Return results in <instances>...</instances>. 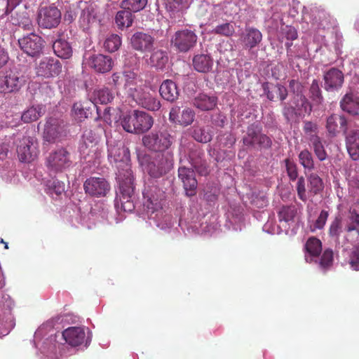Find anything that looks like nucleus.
Wrapping results in <instances>:
<instances>
[{"instance_id": "nucleus-1", "label": "nucleus", "mask_w": 359, "mask_h": 359, "mask_svg": "<svg viewBox=\"0 0 359 359\" xmlns=\"http://www.w3.org/2000/svg\"><path fill=\"white\" fill-rule=\"evenodd\" d=\"M138 160L143 170L149 175L142 189L144 217L147 219L151 226H155L168 232L175 227L177 220L163 210L165 191L156 186V179L163 177L172 169L173 154L168 151L165 154H158L152 158L138 155Z\"/></svg>"}, {"instance_id": "nucleus-2", "label": "nucleus", "mask_w": 359, "mask_h": 359, "mask_svg": "<svg viewBox=\"0 0 359 359\" xmlns=\"http://www.w3.org/2000/svg\"><path fill=\"white\" fill-rule=\"evenodd\" d=\"M108 158L111 163H122L126 164V169L118 170V192L114 201V207L118 214L116 222H120L126 217L123 212H131L136 205L134 203V177L133 172L128 165L130 160V152L122 142L113 140H107Z\"/></svg>"}, {"instance_id": "nucleus-3", "label": "nucleus", "mask_w": 359, "mask_h": 359, "mask_svg": "<svg viewBox=\"0 0 359 359\" xmlns=\"http://www.w3.org/2000/svg\"><path fill=\"white\" fill-rule=\"evenodd\" d=\"M329 234L338 245L353 244L359 237V213L350 209L344 218L336 217L330 226Z\"/></svg>"}, {"instance_id": "nucleus-4", "label": "nucleus", "mask_w": 359, "mask_h": 359, "mask_svg": "<svg viewBox=\"0 0 359 359\" xmlns=\"http://www.w3.org/2000/svg\"><path fill=\"white\" fill-rule=\"evenodd\" d=\"M60 318H53L42 324L35 332L34 344L40 353L48 356L55 354L60 344L57 341V335L54 330L55 323Z\"/></svg>"}, {"instance_id": "nucleus-5", "label": "nucleus", "mask_w": 359, "mask_h": 359, "mask_svg": "<svg viewBox=\"0 0 359 359\" xmlns=\"http://www.w3.org/2000/svg\"><path fill=\"white\" fill-rule=\"evenodd\" d=\"M330 23L326 18V14L324 12H319L318 16L313 19L311 25V29L313 31V43L310 44L308 48L309 55V52L313 50L314 53H318L319 51L323 50L325 52L323 47L329 52H334L338 56L341 54L340 45L337 43L334 46V50L332 47L329 46L327 43L325 36L329 33Z\"/></svg>"}, {"instance_id": "nucleus-6", "label": "nucleus", "mask_w": 359, "mask_h": 359, "mask_svg": "<svg viewBox=\"0 0 359 359\" xmlns=\"http://www.w3.org/2000/svg\"><path fill=\"white\" fill-rule=\"evenodd\" d=\"M304 259L307 263L313 264L322 271L327 270L333 262V251L325 249L322 255V243L316 237H310L304 248Z\"/></svg>"}, {"instance_id": "nucleus-7", "label": "nucleus", "mask_w": 359, "mask_h": 359, "mask_svg": "<svg viewBox=\"0 0 359 359\" xmlns=\"http://www.w3.org/2000/svg\"><path fill=\"white\" fill-rule=\"evenodd\" d=\"M123 129L129 133L142 134L151 129L154 124L151 116L145 111L133 110L123 114L120 118Z\"/></svg>"}, {"instance_id": "nucleus-8", "label": "nucleus", "mask_w": 359, "mask_h": 359, "mask_svg": "<svg viewBox=\"0 0 359 359\" xmlns=\"http://www.w3.org/2000/svg\"><path fill=\"white\" fill-rule=\"evenodd\" d=\"M45 166L50 175L67 171L73 167L70 151L65 147L51 151L45 158Z\"/></svg>"}, {"instance_id": "nucleus-9", "label": "nucleus", "mask_w": 359, "mask_h": 359, "mask_svg": "<svg viewBox=\"0 0 359 359\" xmlns=\"http://www.w3.org/2000/svg\"><path fill=\"white\" fill-rule=\"evenodd\" d=\"M13 145L16 146L18 156L21 162L29 163L37 157L38 143L34 137L18 132L13 135Z\"/></svg>"}, {"instance_id": "nucleus-10", "label": "nucleus", "mask_w": 359, "mask_h": 359, "mask_svg": "<svg viewBox=\"0 0 359 359\" xmlns=\"http://www.w3.org/2000/svg\"><path fill=\"white\" fill-rule=\"evenodd\" d=\"M175 137L166 129L153 130L142 137L143 145L150 151L165 154L175 142Z\"/></svg>"}, {"instance_id": "nucleus-11", "label": "nucleus", "mask_w": 359, "mask_h": 359, "mask_svg": "<svg viewBox=\"0 0 359 359\" xmlns=\"http://www.w3.org/2000/svg\"><path fill=\"white\" fill-rule=\"evenodd\" d=\"M79 151L81 158L87 163H95L101 157V149L97 137L92 130H86L80 140Z\"/></svg>"}, {"instance_id": "nucleus-12", "label": "nucleus", "mask_w": 359, "mask_h": 359, "mask_svg": "<svg viewBox=\"0 0 359 359\" xmlns=\"http://www.w3.org/2000/svg\"><path fill=\"white\" fill-rule=\"evenodd\" d=\"M198 36L190 29H182L177 31L171 38V44L181 53H187L196 44Z\"/></svg>"}, {"instance_id": "nucleus-13", "label": "nucleus", "mask_w": 359, "mask_h": 359, "mask_svg": "<svg viewBox=\"0 0 359 359\" xmlns=\"http://www.w3.org/2000/svg\"><path fill=\"white\" fill-rule=\"evenodd\" d=\"M243 145L248 148H269L271 146V140L266 135L261 133L258 126L252 124L247 128L246 135L243 137Z\"/></svg>"}, {"instance_id": "nucleus-14", "label": "nucleus", "mask_w": 359, "mask_h": 359, "mask_svg": "<svg viewBox=\"0 0 359 359\" xmlns=\"http://www.w3.org/2000/svg\"><path fill=\"white\" fill-rule=\"evenodd\" d=\"M25 82V78L20 72L10 70L4 77L0 78V93H17L24 86Z\"/></svg>"}, {"instance_id": "nucleus-15", "label": "nucleus", "mask_w": 359, "mask_h": 359, "mask_svg": "<svg viewBox=\"0 0 359 359\" xmlns=\"http://www.w3.org/2000/svg\"><path fill=\"white\" fill-rule=\"evenodd\" d=\"M21 50L27 55L38 57L42 53L43 40L39 35L30 33L18 39Z\"/></svg>"}, {"instance_id": "nucleus-16", "label": "nucleus", "mask_w": 359, "mask_h": 359, "mask_svg": "<svg viewBox=\"0 0 359 359\" xmlns=\"http://www.w3.org/2000/svg\"><path fill=\"white\" fill-rule=\"evenodd\" d=\"M297 209L295 206H283L278 212V222L285 234H294L297 226Z\"/></svg>"}, {"instance_id": "nucleus-17", "label": "nucleus", "mask_w": 359, "mask_h": 359, "mask_svg": "<svg viewBox=\"0 0 359 359\" xmlns=\"http://www.w3.org/2000/svg\"><path fill=\"white\" fill-rule=\"evenodd\" d=\"M59 336L72 346H78L85 342L86 348L91 341V337H86L85 329L82 327H69Z\"/></svg>"}, {"instance_id": "nucleus-18", "label": "nucleus", "mask_w": 359, "mask_h": 359, "mask_svg": "<svg viewBox=\"0 0 359 359\" xmlns=\"http://www.w3.org/2000/svg\"><path fill=\"white\" fill-rule=\"evenodd\" d=\"M61 20L60 11L55 6L44 7L39 10L37 22L41 27L51 29L57 27Z\"/></svg>"}, {"instance_id": "nucleus-19", "label": "nucleus", "mask_w": 359, "mask_h": 359, "mask_svg": "<svg viewBox=\"0 0 359 359\" xmlns=\"http://www.w3.org/2000/svg\"><path fill=\"white\" fill-rule=\"evenodd\" d=\"M85 192L93 197H104L110 190L109 182L103 177H91L83 184Z\"/></svg>"}, {"instance_id": "nucleus-20", "label": "nucleus", "mask_w": 359, "mask_h": 359, "mask_svg": "<svg viewBox=\"0 0 359 359\" xmlns=\"http://www.w3.org/2000/svg\"><path fill=\"white\" fill-rule=\"evenodd\" d=\"M130 98L137 105L149 111H158L161 106L160 100L155 95L145 90L143 87H141Z\"/></svg>"}, {"instance_id": "nucleus-21", "label": "nucleus", "mask_w": 359, "mask_h": 359, "mask_svg": "<svg viewBox=\"0 0 359 359\" xmlns=\"http://www.w3.org/2000/svg\"><path fill=\"white\" fill-rule=\"evenodd\" d=\"M65 135V124L62 121L50 118L47 121L43 131V139L49 143H55L60 141Z\"/></svg>"}, {"instance_id": "nucleus-22", "label": "nucleus", "mask_w": 359, "mask_h": 359, "mask_svg": "<svg viewBox=\"0 0 359 359\" xmlns=\"http://www.w3.org/2000/svg\"><path fill=\"white\" fill-rule=\"evenodd\" d=\"M155 39L149 33L137 32L130 38L132 48L141 53H147L153 50Z\"/></svg>"}, {"instance_id": "nucleus-23", "label": "nucleus", "mask_w": 359, "mask_h": 359, "mask_svg": "<svg viewBox=\"0 0 359 359\" xmlns=\"http://www.w3.org/2000/svg\"><path fill=\"white\" fill-rule=\"evenodd\" d=\"M62 69L60 62L53 57L43 58L36 67V74L45 78L57 76Z\"/></svg>"}, {"instance_id": "nucleus-24", "label": "nucleus", "mask_w": 359, "mask_h": 359, "mask_svg": "<svg viewBox=\"0 0 359 359\" xmlns=\"http://www.w3.org/2000/svg\"><path fill=\"white\" fill-rule=\"evenodd\" d=\"M84 62L95 72L102 74L109 72L114 65L113 60L110 56L102 54L93 55L88 57H87V55H85Z\"/></svg>"}, {"instance_id": "nucleus-25", "label": "nucleus", "mask_w": 359, "mask_h": 359, "mask_svg": "<svg viewBox=\"0 0 359 359\" xmlns=\"http://www.w3.org/2000/svg\"><path fill=\"white\" fill-rule=\"evenodd\" d=\"M323 88L327 91H336L342 87L344 81V73L337 68L332 67L323 74Z\"/></svg>"}, {"instance_id": "nucleus-26", "label": "nucleus", "mask_w": 359, "mask_h": 359, "mask_svg": "<svg viewBox=\"0 0 359 359\" xmlns=\"http://www.w3.org/2000/svg\"><path fill=\"white\" fill-rule=\"evenodd\" d=\"M188 156L190 164L201 175H206L208 173L205 154L198 146H192L189 149Z\"/></svg>"}, {"instance_id": "nucleus-27", "label": "nucleus", "mask_w": 359, "mask_h": 359, "mask_svg": "<svg viewBox=\"0 0 359 359\" xmlns=\"http://www.w3.org/2000/svg\"><path fill=\"white\" fill-rule=\"evenodd\" d=\"M195 118V112L190 108H186L180 111V107L175 106L171 108L169 113V120L174 123L183 126L191 125Z\"/></svg>"}, {"instance_id": "nucleus-28", "label": "nucleus", "mask_w": 359, "mask_h": 359, "mask_svg": "<svg viewBox=\"0 0 359 359\" xmlns=\"http://www.w3.org/2000/svg\"><path fill=\"white\" fill-rule=\"evenodd\" d=\"M81 13L79 17V25L83 30L89 29L90 25L95 22L97 18L96 6L93 4L80 2Z\"/></svg>"}, {"instance_id": "nucleus-29", "label": "nucleus", "mask_w": 359, "mask_h": 359, "mask_svg": "<svg viewBox=\"0 0 359 359\" xmlns=\"http://www.w3.org/2000/svg\"><path fill=\"white\" fill-rule=\"evenodd\" d=\"M325 128L330 137H336L339 133L340 129L346 133L347 120L344 116L331 114L326 119Z\"/></svg>"}, {"instance_id": "nucleus-30", "label": "nucleus", "mask_w": 359, "mask_h": 359, "mask_svg": "<svg viewBox=\"0 0 359 359\" xmlns=\"http://www.w3.org/2000/svg\"><path fill=\"white\" fill-rule=\"evenodd\" d=\"M224 7V4L216 5L202 4L198 8V14L207 19L209 23H212L217 21L225 13Z\"/></svg>"}, {"instance_id": "nucleus-31", "label": "nucleus", "mask_w": 359, "mask_h": 359, "mask_svg": "<svg viewBox=\"0 0 359 359\" xmlns=\"http://www.w3.org/2000/svg\"><path fill=\"white\" fill-rule=\"evenodd\" d=\"M191 0H167L165 7L174 21L181 22L184 12L188 9Z\"/></svg>"}, {"instance_id": "nucleus-32", "label": "nucleus", "mask_w": 359, "mask_h": 359, "mask_svg": "<svg viewBox=\"0 0 359 359\" xmlns=\"http://www.w3.org/2000/svg\"><path fill=\"white\" fill-rule=\"evenodd\" d=\"M341 109L359 119V96L351 89L340 101Z\"/></svg>"}, {"instance_id": "nucleus-33", "label": "nucleus", "mask_w": 359, "mask_h": 359, "mask_svg": "<svg viewBox=\"0 0 359 359\" xmlns=\"http://www.w3.org/2000/svg\"><path fill=\"white\" fill-rule=\"evenodd\" d=\"M178 177L182 180L187 196H193L197 187V181L194 170L184 166L178 169Z\"/></svg>"}, {"instance_id": "nucleus-34", "label": "nucleus", "mask_w": 359, "mask_h": 359, "mask_svg": "<svg viewBox=\"0 0 359 359\" xmlns=\"http://www.w3.org/2000/svg\"><path fill=\"white\" fill-rule=\"evenodd\" d=\"M65 213L67 220L72 226H76L78 224H81L88 228L91 227L86 219L89 217V214L86 215L85 212H82L80 207L74 204L70 205L65 210Z\"/></svg>"}, {"instance_id": "nucleus-35", "label": "nucleus", "mask_w": 359, "mask_h": 359, "mask_svg": "<svg viewBox=\"0 0 359 359\" xmlns=\"http://www.w3.org/2000/svg\"><path fill=\"white\" fill-rule=\"evenodd\" d=\"M225 226L229 230L241 231L245 226V219L242 210L239 208H231L226 214Z\"/></svg>"}, {"instance_id": "nucleus-36", "label": "nucleus", "mask_w": 359, "mask_h": 359, "mask_svg": "<svg viewBox=\"0 0 359 359\" xmlns=\"http://www.w3.org/2000/svg\"><path fill=\"white\" fill-rule=\"evenodd\" d=\"M193 104L201 111L212 110L217 105V97L213 94L198 93L192 100Z\"/></svg>"}, {"instance_id": "nucleus-37", "label": "nucleus", "mask_w": 359, "mask_h": 359, "mask_svg": "<svg viewBox=\"0 0 359 359\" xmlns=\"http://www.w3.org/2000/svg\"><path fill=\"white\" fill-rule=\"evenodd\" d=\"M346 147L351 159L359 160V130H351L346 133Z\"/></svg>"}, {"instance_id": "nucleus-38", "label": "nucleus", "mask_w": 359, "mask_h": 359, "mask_svg": "<svg viewBox=\"0 0 359 359\" xmlns=\"http://www.w3.org/2000/svg\"><path fill=\"white\" fill-rule=\"evenodd\" d=\"M262 39L261 32L253 27H246L241 35V41L244 47L248 49H252L256 47Z\"/></svg>"}, {"instance_id": "nucleus-39", "label": "nucleus", "mask_w": 359, "mask_h": 359, "mask_svg": "<svg viewBox=\"0 0 359 359\" xmlns=\"http://www.w3.org/2000/svg\"><path fill=\"white\" fill-rule=\"evenodd\" d=\"M159 93L165 100L170 102L177 100L180 95L177 84L170 79H166L162 82L160 86Z\"/></svg>"}, {"instance_id": "nucleus-40", "label": "nucleus", "mask_w": 359, "mask_h": 359, "mask_svg": "<svg viewBox=\"0 0 359 359\" xmlns=\"http://www.w3.org/2000/svg\"><path fill=\"white\" fill-rule=\"evenodd\" d=\"M123 81L124 82V89L128 97H130L142 86L138 84L137 73L130 70H126L123 72Z\"/></svg>"}, {"instance_id": "nucleus-41", "label": "nucleus", "mask_w": 359, "mask_h": 359, "mask_svg": "<svg viewBox=\"0 0 359 359\" xmlns=\"http://www.w3.org/2000/svg\"><path fill=\"white\" fill-rule=\"evenodd\" d=\"M193 66L196 71L201 73H207L211 71L213 66V60L208 54H198L192 60Z\"/></svg>"}, {"instance_id": "nucleus-42", "label": "nucleus", "mask_w": 359, "mask_h": 359, "mask_svg": "<svg viewBox=\"0 0 359 359\" xmlns=\"http://www.w3.org/2000/svg\"><path fill=\"white\" fill-rule=\"evenodd\" d=\"M114 95L115 92L114 90L108 87H102L95 89L90 99L95 106L97 103L107 104L114 100Z\"/></svg>"}, {"instance_id": "nucleus-43", "label": "nucleus", "mask_w": 359, "mask_h": 359, "mask_svg": "<svg viewBox=\"0 0 359 359\" xmlns=\"http://www.w3.org/2000/svg\"><path fill=\"white\" fill-rule=\"evenodd\" d=\"M54 53L62 59H68L72 55V48L69 43L65 39L59 38L53 43Z\"/></svg>"}, {"instance_id": "nucleus-44", "label": "nucleus", "mask_w": 359, "mask_h": 359, "mask_svg": "<svg viewBox=\"0 0 359 359\" xmlns=\"http://www.w3.org/2000/svg\"><path fill=\"white\" fill-rule=\"evenodd\" d=\"M193 138L201 143H207L212 139V131L208 126H194L192 128Z\"/></svg>"}, {"instance_id": "nucleus-45", "label": "nucleus", "mask_w": 359, "mask_h": 359, "mask_svg": "<svg viewBox=\"0 0 359 359\" xmlns=\"http://www.w3.org/2000/svg\"><path fill=\"white\" fill-rule=\"evenodd\" d=\"M89 103L77 102L74 103L72 109V116L74 118L79 121L82 122L87 118L90 114Z\"/></svg>"}, {"instance_id": "nucleus-46", "label": "nucleus", "mask_w": 359, "mask_h": 359, "mask_svg": "<svg viewBox=\"0 0 359 359\" xmlns=\"http://www.w3.org/2000/svg\"><path fill=\"white\" fill-rule=\"evenodd\" d=\"M46 191L53 198H57L65 193V184L57 179L49 180L46 182Z\"/></svg>"}, {"instance_id": "nucleus-47", "label": "nucleus", "mask_w": 359, "mask_h": 359, "mask_svg": "<svg viewBox=\"0 0 359 359\" xmlns=\"http://www.w3.org/2000/svg\"><path fill=\"white\" fill-rule=\"evenodd\" d=\"M134 16L128 9L118 11L115 17V22L120 29L128 28L132 26Z\"/></svg>"}, {"instance_id": "nucleus-48", "label": "nucleus", "mask_w": 359, "mask_h": 359, "mask_svg": "<svg viewBox=\"0 0 359 359\" xmlns=\"http://www.w3.org/2000/svg\"><path fill=\"white\" fill-rule=\"evenodd\" d=\"M151 52V54L149 58L151 66L158 69H163L168 61L166 53L162 50H154V48Z\"/></svg>"}, {"instance_id": "nucleus-49", "label": "nucleus", "mask_w": 359, "mask_h": 359, "mask_svg": "<svg viewBox=\"0 0 359 359\" xmlns=\"http://www.w3.org/2000/svg\"><path fill=\"white\" fill-rule=\"evenodd\" d=\"M291 101L294 106H295L298 115L303 114H309L311 112L312 105L304 95L299 97H293Z\"/></svg>"}, {"instance_id": "nucleus-50", "label": "nucleus", "mask_w": 359, "mask_h": 359, "mask_svg": "<svg viewBox=\"0 0 359 359\" xmlns=\"http://www.w3.org/2000/svg\"><path fill=\"white\" fill-rule=\"evenodd\" d=\"M45 109L42 105L33 106L24 111L21 115V119L25 123H29L36 121L42 114Z\"/></svg>"}, {"instance_id": "nucleus-51", "label": "nucleus", "mask_w": 359, "mask_h": 359, "mask_svg": "<svg viewBox=\"0 0 359 359\" xmlns=\"http://www.w3.org/2000/svg\"><path fill=\"white\" fill-rule=\"evenodd\" d=\"M298 158L300 165L304 168L305 172H311L315 169L313 155L307 149H304L299 153Z\"/></svg>"}, {"instance_id": "nucleus-52", "label": "nucleus", "mask_w": 359, "mask_h": 359, "mask_svg": "<svg viewBox=\"0 0 359 359\" xmlns=\"http://www.w3.org/2000/svg\"><path fill=\"white\" fill-rule=\"evenodd\" d=\"M16 172L13 162L0 164V177L6 182H15Z\"/></svg>"}, {"instance_id": "nucleus-53", "label": "nucleus", "mask_w": 359, "mask_h": 359, "mask_svg": "<svg viewBox=\"0 0 359 359\" xmlns=\"http://www.w3.org/2000/svg\"><path fill=\"white\" fill-rule=\"evenodd\" d=\"M280 37L282 41L284 39L288 41L285 43V46L289 50L292 45L290 41H294L298 37L297 30L294 27L286 25L281 28Z\"/></svg>"}, {"instance_id": "nucleus-54", "label": "nucleus", "mask_w": 359, "mask_h": 359, "mask_svg": "<svg viewBox=\"0 0 359 359\" xmlns=\"http://www.w3.org/2000/svg\"><path fill=\"white\" fill-rule=\"evenodd\" d=\"M148 0H123L120 6L129 11L138 12L143 10L147 6Z\"/></svg>"}, {"instance_id": "nucleus-55", "label": "nucleus", "mask_w": 359, "mask_h": 359, "mask_svg": "<svg viewBox=\"0 0 359 359\" xmlns=\"http://www.w3.org/2000/svg\"><path fill=\"white\" fill-rule=\"evenodd\" d=\"M310 142L317 158L320 161H325L327 157V154L325 149L321 138L320 137H313Z\"/></svg>"}, {"instance_id": "nucleus-56", "label": "nucleus", "mask_w": 359, "mask_h": 359, "mask_svg": "<svg viewBox=\"0 0 359 359\" xmlns=\"http://www.w3.org/2000/svg\"><path fill=\"white\" fill-rule=\"evenodd\" d=\"M121 43V37L118 34H112L105 39L104 47L108 52L114 53L118 50Z\"/></svg>"}, {"instance_id": "nucleus-57", "label": "nucleus", "mask_w": 359, "mask_h": 359, "mask_svg": "<svg viewBox=\"0 0 359 359\" xmlns=\"http://www.w3.org/2000/svg\"><path fill=\"white\" fill-rule=\"evenodd\" d=\"M235 32V27L232 22H225L214 27L212 33L224 36H231Z\"/></svg>"}, {"instance_id": "nucleus-58", "label": "nucleus", "mask_w": 359, "mask_h": 359, "mask_svg": "<svg viewBox=\"0 0 359 359\" xmlns=\"http://www.w3.org/2000/svg\"><path fill=\"white\" fill-rule=\"evenodd\" d=\"M308 180L309 182V193L316 195L323 189V180L317 174H310Z\"/></svg>"}, {"instance_id": "nucleus-59", "label": "nucleus", "mask_w": 359, "mask_h": 359, "mask_svg": "<svg viewBox=\"0 0 359 359\" xmlns=\"http://www.w3.org/2000/svg\"><path fill=\"white\" fill-rule=\"evenodd\" d=\"M11 143L13 144V135L6 137L0 143V164L13 162L12 161L8 160V153Z\"/></svg>"}, {"instance_id": "nucleus-60", "label": "nucleus", "mask_w": 359, "mask_h": 359, "mask_svg": "<svg viewBox=\"0 0 359 359\" xmlns=\"http://www.w3.org/2000/svg\"><path fill=\"white\" fill-rule=\"evenodd\" d=\"M284 229L281 228V224L279 222L278 224H276L274 217H269V219L263 226V231L272 235L284 232Z\"/></svg>"}, {"instance_id": "nucleus-61", "label": "nucleus", "mask_w": 359, "mask_h": 359, "mask_svg": "<svg viewBox=\"0 0 359 359\" xmlns=\"http://www.w3.org/2000/svg\"><path fill=\"white\" fill-rule=\"evenodd\" d=\"M311 98L314 104L320 105L323 102L321 90L317 80H313L310 88Z\"/></svg>"}, {"instance_id": "nucleus-62", "label": "nucleus", "mask_w": 359, "mask_h": 359, "mask_svg": "<svg viewBox=\"0 0 359 359\" xmlns=\"http://www.w3.org/2000/svg\"><path fill=\"white\" fill-rule=\"evenodd\" d=\"M303 131L305 135L306 136V138L309 140V142L311 141L313 137H319L317 135L318 126L316 123L312 121H304Z\"/></svg>"}, {"instance_id": "nucleus-63", "label": "nucleus", "mask_w": 359, "mask_h": 359, "mask_svg": "<svg viewBox=\"0 0 359 359\" xmlns=\"http://www.w3.org/2000/svg\"><path fill=\"white\" fill-rule=\"evenodd\" d=\"M348 264L353 270L359 271V243L353 248L348 256Z\"/></svg>"}, {"instance_id": "nucleus-64", "label": "nucleus", "mask_w": 359, "mask_h": 359, "mask_svg": "<svg viewBox=\"0 0 359 359\" xmlns=\"http://www.w3.org/2000/svg\"><path fill=\"white\" fill-rule=\"evenodd\" d=\"M284 162L287 174L290 180L291 181H294L298 179V170L297 164L290 158H286Z\"/></svg>"}]
</instances>
